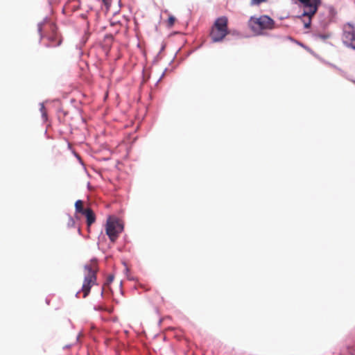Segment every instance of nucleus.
Instances as JSON below:
<instances>
[{
	"label": "nucleus",
	"mask_w": 355,
	"mask_h": 355,
	"mask_svg": "<svg viewBox=\"0 0 355 355\" xmlns=\"http://www.w3.org/2000/svg\"><path fill=\"white\" fill-rule=\"evenodd\" d=\"M38 30H39V32H40V33H41V32H42V27H41V26H39V29H38Z\"/></svg>",
	"instance_id": "nucleus-19"
},
{
	"label": "nucleus",
	"mask_w": 355,
	"mask_h": 355,
	"mask_svg": "<svg viewBox=\"0 0 355 355\" xmlns=\"http://www.w3.org/2000/svg\"><path fill=\"white\" fill-rule=\"evenodd\" d=\"M266 0H251L252 5H259L261 3L266 2Z\"/></svg>",
	"instance_id": "nucleus-12"
},
{
	"label": "nucleus",
	"mask_w": 355,
	"mask_h": 355,
	"mask_svg": "<svg viewBox=\"0 0 355 355\" xmlns=\"http://www.w3.org/2000/svg\"><path fill=\"white\" fill-rule=\"evenodd\" d=\"M114 279V276L112 275H110L107 277V283H111Z\"/></svg>",
	"instance_id": "nucleus-17"
},
{
	"label": "nucleus",
	"mask_w": 355,
	"mask_h": 355,
	"mask_svg": "<svg viewBox=\"0 0 355 355\" xmlns=\"http://www.w3.org/2000/svg\"><path fill=\"white\" fill-rule=\"evenodd\" d=\"M175 21V18L173 16H169L168 20H167V25L168 27H172Z\"/></svg>",
	"instance_id": "nucleus-11"
},
{
	"label": "nucleus",
	"mask_w": 355,
	"mask_h": 355,
	"mask_svg": "<svg viewBox=\"0 0 355 355\" xmlns=\"http://www.w3.org/2000/svg\"><path fill=\"white\" fill-rule=\"evenodd\" d=\"M303 17H306L307 18V20H304V26L306 28H308L310 27L311 26V17H309V16H302Z\"/></svg>",
	"instance_id": "nucleus-10"
},
{
	"label": "nucleus",
	"mask_w": 355,
	"mask_h": 355,
	"mask_svg": "<svg viewBox=\"0 0 355 355\" xmlns=\"http://www.w3.org/2000/svg\"><path fill=\"white\" fill-rule=\"evenodd\" d=\"M83 215H85L87 219V225L90 227L96 221V216L90 207L85 208Z\"/></svg>",
	"instance_id": "nucleus-8"
},
{
	"label": "nucleus",
	"mask_w": 355,
	"mask_h": 355,
	"mask_svg": "<svg viewBox=\"0 0 355 355\" xmlns=\"http://www.w3.org/2000/svg\"><path fill=\"white\" fill-rule=\"evenodd\" d=\"M74 225H75L74 220L72 218L69 217V222H68V226L69 227H73Z\"/></svg>",
	"instance_id": "nucleus-14"
},
{
	"label": "nucleus",
	"mask_w": 355,
	"mask_h": 355,
	"mask_svg": "<svg viewBox=\"0 0 355 355\" xmlns=\"http://www.w3.org/2000/svg\"><path fill=\"white\" fill-rule=\"evenodd\" d=\"M40 110L42 113L43 116L46 118V109L43 105H42Z\"/></svg>",
	"instance_id": "nucleus-15"
},
{
	"label": "nucleus",
	"mask_w": 355,
	"mask_h": 355,
	"mask_svg": "<svg viewBox=\"0 0 355 355\" xmlns=\"http://www.w3.org/2000/svg\"><path fill=\"white\" fill-rule=\"evenodd\" d=\"M49 29L51 33L46 35V38L49 41L47 46L55 47L62 43V37L57 32V28L54 24H49Z\"/></svg>",
	"instance_id": "nucleus-6"
},
{
	"label": "nucleus",
	"mask_w": 355,
	"mask_h": 355,
	"mask_svg": "<svg viewBox=\"0 0 355 355\" xmlns=\"http://www.w3.org/2000/svg\"><path fill=\"white\" fill-rule=\"evenodd\" d=\"M343 42L348 47L355 49V26L347 23L343 26Z\"/></svg>",
	"instance_id": "nucleus-5"
},
{
	"label": "nucleus",
	"mask_w": 355,
	"mask_h": 355,
	"mask_svg": "<svg viewBox=\"0 0 355 355\" xmlns=\"http://www.w3.org/2000/svg\"><path fill=\"white\" fill-rule=\"evenodd\" d=\"M104 5L107 7V8H109L110 5H111V3H112V0H102Z\"/></svg>",
	"instance_id": "nucleus-13"
},
{
	"label": "nucleus",
	"mask_w": 355,
	"mask_h": 355,
	"mask_svg": "<svg viewBox=\"0 0 355 355\" xmlns=\"http://www.w3.org/2000/svg\"><path fill=\"white\" fill-rule=\"evenodd\" d=\"M228 19L225 16L217 18L210 31V38L213 42H220L229 34Z\"/></svg>",
	"instance_id": "nucleus-2"
},
{
	"label": "nucleus",
	"mask_w": 355,
	"mask_h": 355,
	"mask_svg": "<svg viewBox=\"0 0 355 355\" xmlns=\"http://www.w3.org/2000/svg\"><path fill=\"white\" fill-rule=\"evenodd\" d=\"M329 37V35H322V34H319L318 35V37L322 39V40H326L327 39L328 37Z\"/></svg>",
	"instance_id": "nucleus-16"
},
{
	"label": "nucleus",
	"mask_w": 355,
	"mask_h": 355,
	"mask_svg": "<svg viewBox=\"0 0 355 355\" xmlns=\"http://www.w3.org/2000/svg\"><path fill=\"white\" fill-rule=\"evenodd\" d=\"M248 25L255 35H261L264 34V31L275 28V21L267 15H261L259 17H251Z\"/></svg>",
	"instance_id": "nucleus-1"
},
{
	"label": "nucleus",
	"mask_w": 355,
	"mask_h": 355,
	"mask_svg": "<svg viewBox=\"0 0 355 355\" xmlns=\"http://www.w3.org/2000/svg\"><path fill=\"white\" fill-rule=\"evenodd\" d=\"M85 270L86 275L84 278L81 291L83 293V297H86L89 292L92 286L96 284V272L97 267L95 263L89 266H85Z\"/></svg>",
	"instance_id": "nucleus-3"
},
{
	"label": "nucleus",
	"mask_w": 355,
	"mask_h": 355,
	"mask_svg": "<svg viewBox=\"0 0 355 355\" xmlns=\"http://www.w3.org/2000/svg\"><path fill=\"white\" fill-rule=\"evenodd\" d=\"M300 3L304 9L302 16L313 17L318 10L320 0H304V1Z\"/></svg>",
	"instance_id": "nucleus-7"
},
{
	"label": "nucleus",
	"mask_w": 355,
	"mask_h": 355,
	"mask_svg": "<svg viewBox=\"0 0 355 355\" xmlns=\"http://www.w3.org/2000/svg\"><path fill=\"white\" fill-rule=\"evenodd\" d=\"M123 230L121 220L114 216H109L105 225V232L110 240L114 243Z\"/></svg>",
	"instance_id": "nucleus-4"
},
{
	"label": "nucleus",
	"mask_w": 355,
	"mask_h": 355,
	"mask_svg": "<svg viewBox=\"0 0 355 355\" xmlns=\"http://www.w3.org/2000/svg\"><path fill=\"white\" fill-rule=\"evenodd\" d=\"M75 209L76 213L83 214L85 209L84 208V202L81 200H78L75 202Z\"/></svg>",
	"instance_id": "nucleus-9"
},
{
	"label": "nucleus",
	"mask_w": 355,
	"mask_h": 355,
	"mask_svg": "<svg viewBox=\"0 0 355 355\" xmlns=\"http://www.w3.org/2000/svg\"><path fill=\"white\" fill-rule=\"evenodd\" d=\"M300 2L304 1V0H298Z\"/></svg>",
	"instance_id": "nucleus-20"
},
{
	"label": "nucleus",
	"mask_w": 355,
	"mask_h": 355,
	"mask_svg": "<svg viewBox=\"0 0 355 355\" xmlns=\"http://www.w3.org/2000/svg\"><path fill=\"white\" fill-rule=\"evenodd\" d=\"M95 309L96 310H98V311H104L105 310V309H104L103 306H95Z\"/></svg>",
	"instance_id": "nucleus-18"
}]
</instances>
